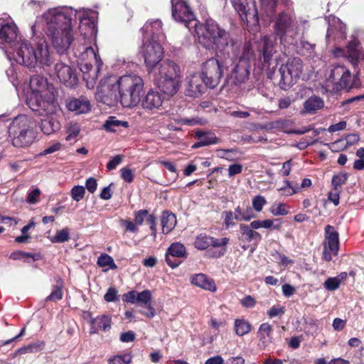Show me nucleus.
Instances as JSON below:
<instances>
[{"label":"nucleus","instance_id":"nucleus-56","mask_svg":"<svg viewBox=\"0 0 364 364\" xmlns=\"http://www.w3.org/2000/svg\"><path fill=\"white\" fill-rule=\"evenodd\" d=\"M121 178L127 183H131L133 182L134 178V173L132 169L129 168H122L120 170Z\"/></svg>","mask_w":364,"mask_h":364},{"label":"nucleus","instance_id":"nucleus-36","mask_svg":"<svg viewBox=\"0 0 364 364\" xmlns=\"http://www.w3.org/2000/svg\"><path fill=\"white\" fill-rule=\"evenodd\" d=\"M176 217L169 211H164L161 216L162 231L164 234L170 232L176 226Z\"/></svg>","mask_w":364,"mask_h":364},{"label":"nucleus","instance_id":"nucleus-57","mask_svg":"<svg viewBox=\"0 0 364 364\" xmlns=\"http://www.w3.org/2000/svg\"><path fill=\"white\" fill-rule=\"evenodd\" d=\"M267 203V200L264 197L262 196H257L252 199V206L253 208L257 212L262 211L263 206Z\"/></svg>","mask_w":364,"mask_h":364},{"label":"nucleus","instance_id":"nucleus-13","mask_svg":"<svg viewBox=\"0 0 364 364\" xmlns=\"http://www.w3.org/2000/svg\"><path fill=\"white\" fill-rule=\"evenodd\" d=\"M330 81L333 84V89L336 91L355 87V80H353L351 73L343 65H335L331 71Z\"/></svg>","mask_w":364,"mask_h":364},{"label":"nucleus","instance_id":"nucleus-41","mask_svg":"<svg viewBox=\"0 0 364 364\" xmlns=\"http://www.w3.org/2000/svg\"><path fill=\"white\" fill-rule=\"evenodd\" d=\"M193 244L197 250H207L210 247V244H211L210 236L207 235L205 233H200L196 237Z\"/></svg>","mask_w":364,"mask_h":364},{"label":"nucleus","instance_id":"nucleus-15","mask_svg":"<svg viewBox=\"0 0 364 364\" xmlns=\"http://www.w3.org/2000/svg\"><path fill=\"white\" fill-rule=\"evenodd\" d=\"M171 15L174 21L180 23H200L189 4L184 0H171Z\"/></svg>","mask_w":364,"mask_h":364},{"label":"nucleus","instance_id":"nucleus-12","mask_svg":"<svg viewBox=\"0 0 364 364\" xmlns=\"http://www.w3.org/2000/svg\"><path fill=\"white\" fill-rule=\"evenodd\" d=\"M152 296L149 290L145 289L141 292L134 290L128 291L122 295V301L130 304H138L146 310L139 312L148 318H153L156 315V310L151 304Z\"/></svg>","mask_w":364,"mask_h":364},{"label":"nucleus","instance_id":"nucleus-4","mask_svg":"<svg viewBox=\"0 0 364 364\" xmlns=\"http://www.w3.org/2000/svg\"><path fill=\"white\" fill-rule=\"evenodd\" d=\"M98 12L90 9H73L70 6H57L49 9L43 14L41 18L43 23H97Z\"/></svg>","mask_w":364,"mask_h":364},{"label":"nucleus","instance_id":"nucleus-30","mask_svg":"<svg viewBox=\"0 0 364 364\" xmlns=\"http://www.w3.org/2000/svg\"><path fill=\"white\" fill-rule=\"evenodd\" d=\"M191 284L205 290L215 292L217 289L215 281L203 273L196 274L191 278Z\"/></svg>","mask_w":364,"mask_h":364},{"label":"nucleus","instance_id":"nucleus-60","mask_svg":"<svg viewBox=\"0 0 364 364\" xmlns=\"http://www.w3.org/2000/svg\"><path fill=\"white\" fill-rule=\"evenodd\" d=\"M271 213L274 215H286L288 214L289 211L287 209V205L284 203H279L277 207L272 206L271 210Z\"/></svg>","mask_w":364,"mask_h":364},{"label":"nucleus","instance_id":"nucleus-46","mask_svg":"<svg viewBox=\"0 0 364 364\" xmlns=\"http://www.w3.org/2000/svg\"><path fill=\"white\" fill-rule=\"evenodd\" d=\"M255 58L254 50L250 42H246L243 46V51L242 55L238 60H244L249 64H251V60Z\"/></svg>","mask_w":364,"mask_h":364},{"label":"nucleus","instance_id":"nucleus-7","mask_svg":"<svg viewBox=\"0 0 364 364\" xmlns=\"http://www.w3.org/2000/svg\"><path fill=\"white\" fill-rule=\"evenodd\" d=\"M116 82L123 107H134L139 102L140 95L144 87V81L141 77L136 75H123Z\"/></svg>","mask_w":364,"mask_h":364},{"label":"nucleus","instance_id":"nucleus-24","mask_svg":"<svg viewBox=\"0 0 364 364\" xmlns=\"http://www.w3.org/2000/svg\"><path fill=\"white\" fill-rule=\"evenodd\" d=\"M154 82L164 94L173 96L179 89L181 80L174 77L162 78L161 77H155Z\"/></svg>","mask_w":364,"mask_h":364},{"label":"nucleus","instance_id":"nucleus-26","mask_svg":"<svg viewBox=\"0 0 364 364\" xmlns=\"http://www.w3.org/2000/svg\"><path fill=\"white\" fill-rule=\"evenodd\" d=\"M194 137L198 141L192 146L193 149L216 144L220 141V139L213 132L201 129H196L195 131Z\"/></svg>","mask_w":364,"mask_h":364},{"label":"nucleus","instance_id":"nucleus-11","mask_svg":"<svg viewBox=\"0 0 364 364\" xmlns=\"http://www.w3.org/2000/svg\"><path fill=\"white\" fill-rule=\"evenodd\" d=\"M26 104L36 115L41 117L51 115L55 113L56 109L53 97L37 92L30 94L26 100Z\"/></svg>","mask_w":364,"mask_h":364},{"label":"nucleus","instance_id":"nucleus-45","mask_svg":"<svg viewBox=\"0 0 364 364\" xmlns=\"http://www.w3.org/2000/svg\"><path fill=\"white\" fill-rule=\"evenodd\" d=\"M348 178V173L345 172H340L338 174L333 175L331 180L332 188L334 190H341V186L346 183Z\"/></svg>","mask_w":364,"mask_h":364},{"label":"nucleus","instance_id":"nucleus-38","mask_svg":"<svg viewBox=\"0 0 364 364\" xmlns=\"http://www.w3.org/2000/svg\"><path fill=\"white\" fill-rule=\"evenodd\" d=\"M129 126L127 121L119 120L114 116L109 117L103 125L105 130L112 132H116L117 131V128L119 127L128 128Z\"/></svg>","mask_w":364,"mask_h":364},{"label":"nucleus","instance_id":"nucleus-34","mask_svg":"<svg viewBox=\"0 0 364 364\" xmlns=\"http://www.w3.org/2000/svg\"><path fill=\"white\" fill-rule=\"evenodd\" d=\"M324 106L323 100L318 96H311L304 103V112L309 114H314L317 110Z\"/></svg>","mask_w":364,"mask_h":364},{"label":"nucleus","instance_id":"nucleus-59","mask_svg":"<svg viewBox=\"0 0 364 364\" xmlns=\"http://www.w3.org/2000/svg\"><path fill=\"white\" fill-rule=\"evenodd\" d=\"M121 225L125 228V232H137L139 231L138 226L130 220H121Z\"/></svg>","mask_w":364,"mask_h":364},{"label":"nucleus","instance_id":"nucleus-22","mask_svg":"<svg viewBox=\"0 0 364 364\" xmlns=\"http://www.w3.org/2000/svg\"><path fill=\"white\" fill-rule=\"evenodd\" d=\"M164 101V96L154 89L149 90L141 100L142 107L149 111L160 109Z\"/></svg>","mask_w":364,"mask_h":364},{"label":"nucleus","instance_id":"nucleus-10","mask_svg":"<svg viewBox=\"0 0 364 364\" xmlns=\"http://www.w3.org/2000/svg\"><path fill=\"white\" fill-rule=\"evenodd\" d=\"M226 65L227 62L215 58H210L202 64L200 76L208 88L218 85L223 75V67Z\"/></svg>","mask_w":364,"mask_h":364},{"label":"nucleus","instance_id":"nucleus-31","mask_svg":"<svg viewBox=\"0 0 364 364\" xmlns=\"http://www.w3.org/2000/svg\"><path fill=\"white\" fill-rule=\"evenodd\" d=\"M230 239L228 237L215 238L210 236V247L214 248H220L219 250L213 251H208L210 256L214 258H220L225 255L227 252V245L229 243Z\"/></svg>","mask_w":364,"mask_h":364},{"label":"nucleus","instance_id":"nucleus-50","mask_svg":"<svg viewBox=\"0 0 364 364\" xmlns=\"http://www.w3.org/2000/svg\"><path fill=\"white\" fill-rule=\"evenodd\" d=\"M85 194V188L82 186H75L70 191L72 198L77 202L81 200Z\"/></svg>","mask_w":364,"mask_h":364},{"label":"nucleus","instance_id":"nucleus-5","mask_svg":"<svg viewBox=\"0 0 364 364\" xmlns=\"http://www.w3.org/2000/svg\"><path fill=\"white\" fill-rule=\"evenodd\" d=\"M36 127L34 120L26 114L14 117L8 130L12 144L18 148L31 146L36 138Z\"/></svg>","mask_w":364,"mask_h":364},{"label":"nucleus","instance_id":"nucleus-64","mask_svg":"<svg viewBox=\"0 0 364 364\" xmlns=\"http://www.w3.org/2000/svg\"><path fill=\"white\" fill-rule=\"evenodd\" d=\"M122 156L121 155H117L111 159L107 164V168L109 171L115 169L116 167L122 162Z\"/></svg>","mask_w":364,"mask_h":364},{"label":"nucleus","instance_id":"nucleus-39","mask_svg":"<svg viewBox=\"0 0 364 364\" xmlns=\"http://www.w3.org/2000/svg\"><path fill=\"white\" fill-rule=\"evenodd\" d=\"M78 28L81 33L84 32L85 40L90 43L96 40L97 32L96 24H79Z\"/></svg>","mask_w":364,"mask_h":364},{"label":"nucleus","instance_id":"nucleus-25","mask_svg":"<svg viewBox=\"0 0 364 364\" xmlns=\"http://www.w3.org/2000/svg\"><path fill=\"white\" fill-rule=\"evenodd\" d=\"M87 316L90 318V323L91 325L90 333H98L99 330L105 332L108 331L111 328L112 318L108 315L98 316L96 318L92 317V313L87 312Z\"/></svg>","mask_w":364,"mask_h":364},{"label":"nucleus","instance_id":"nucleus-63","mask_svg":"<svg viewBox=\"0 0 364 364\" xmlns=\"http://www.w3.org/2000/svg\"><path fill=\"white\" fill-rule=\"evenodd\" d=\"M41 195V191L39 188H36L28 193L27 196V202L29 203L33 204L38 201L39 196Z\"/></svg>","mask_w":364,"mask_h":364},{"label":"nucleus","instance_id":"nucleus-18","mask_svg":"<svg viewBox=\"0 0 364 364\" xmlns=\"http://www.w3.org/2000/svg\"><path fill=\"white\" fill-rule=\"evenodd\" d=\"M187 257L186 247L180 242H173L166 252V262L167 264L174 269L181 264V258Z\"/></svg>","mask_w":364,"mask_h":364},{"label":"nucleus","instance_id":"nucleus-55","mask_svg":"<svg viewBox=\"0 0 364 364\" xmlns=\"http://www.w3.org/2000/svg\"><path fill=\"white\" fill-rule=\"evenodd\" d=\"M146 222L148 225H149L151 235L154 237H156L157 232V218L154 214H149L146 220Z\"/></svg>","mask_w":364,"mask_h":364},{"label":"nucleus","instance_id":"nucleus-52","mask_svg":"<svg viewBox=\"0 0 364 364\" xmlns=\"http://www.w3.org/2000/svg\"><path fill=\"white\" fill-rule=\"evenodd\" d=\"M323 287L328 291H335L340 287L338 279L336 277H328L323 284Z\"/></svg>","mask_w":364,"mask_h":364},{"label":"nucleus","instance_id":"nucleus-8","mask_svg":"<svg viewBox=\"0 0 364 364\" xmlns=\"http://www.w3.org/2000/svg\"><path fill=\"white\" fill-rule=\"evenodd\" d=\"M41 26V24H38ZM42 29L59 54H63L74 41L72 24H41Z\"/></svg>","mask_w":364,"mask_h":364},{"label":"nucleus","instance_id":"nucleus-14","mask_svg":"<svg viewBox=\"0 0 364 364\" xmlns=\"http://www.w3.org/2000/svg\"><path fill=\"white\" fill-rule=\"evenodd\" d=\"M232 3L243 23H259L255 0H232Z\"/></svg>","mask_w":364,"mask_h":364},{"label":"nucleus","instance_id":"nucleus-35","mask_svg":"<svg viewBox=\"0 0 364 364\" xmlns=\"http://www.w3.org/2000/svg\"><path fill=\"white\" fill-rule=\"evenodd\" d=\"M47 85V79L44 77L38 75L32 76L30 80L31 94H35L36 92L42 94L46 90Z\"/></svg>","mask_w":364,"mask_h":364},{"label":"nucleus","instance_id":"nucleus-48","mask_svg":"<svg viewBox=\"0 0 364 364\" xmlns=\"http://www.w3.org/2000/svg\"><path fill=\"white\" fill-rule=\"evenodd\" d=\"M63 286L55 285L53 287L52 291L49 296L46 298V301H58L63 299Z\"/></svg>","mask_w":364,"mask_h":364},{"label":"nucleus","instance_id":"nucleus-54","mask_svg":"<svg viewBox=\"0 0 364 364\" xmlns=\"http://www.w3.org/2000/svg\"><path fill=\"white\" fill-rule=\"evenodd\" d=\"M80 132V127L78 124H71L68 128V136L65 137L66 141H70L76 138Z\"/></svg>","mask_w":364,"mask_h":364},{"label":"nucleus","instance_id":"nucleus-49","mask_svg":"<svg viewBox=\"0 0 364 364\" xmlns=\"http://www.w3.org/2000/svg\"><path fill=\"white\" fill-rule=\"evenodd\" d=\"M253 230L248 225L241 223L240 225V231L242 239L247 242L252 241Z\"/></svg>","mask_w":364,"mask_h":364},{"label":"nucleus","instance_id":"nucleus-2","mask_svg":"<svg viewBox=\"0 0 364 364\" xmlns=\"http://www.w3.org/2000/svg\"><path fill=\"white\" fill-rule=\"evenodd\" d=\"M194 28L195 37L203 47L208 48L213 44L220 46L228 56L230 51L235 52L237 43L225 30L219 28L218 24H195Z\"/></svg>","mask_w":364,"mask_h":364},{"label":"nucleus","instance_id":"nucleus-37","mask_svg":"<svg viewBox=\"0 0 364 364\" xmlns=\"http://www.w3.org/2000/svg\"><path fill=\"white\" fill-rule=\"evenodd\" d=\"M97 65L95 66V69L92 70V71H90L88 73L85 74L84 76H82L83 80L86 82V85L87 88L92 89L95 87L96 82L98 79V73L100 71L101 65H102V63L101 60L99 62L97 60Z\"/></svg>","mask_w":364,"mask_h":364},{"label":"nucleus","instance_id":"nucleus-42","mask_svg":"<svg viewBox=\"0 0 364 364\" xmlns=\"http://www.w3.org/2000/svg\"><path fill=\"white\" fill-rule=\"evenodd\" d=\"M45 346V343L43 341H39L35 343L29 344L27 346H24L22 348H18L16 351V355L20 354H25L27 353H34L39 350H41Z\"/></svg>","mask_w":364,"mask_h":364},{"label":"nucleus","instance_id":"nucleus-16","mask_svg":"<svg viewBox=\"0 0 364 364\" xmlns=\"http://www.w3.org/2000/svg\"><path fill=\"white\" fill-rule=\"evenodd\" d=\"M251 64L244 60H238L227 77L228 83L239 86L245 83L250 77Z\"/></svg>","mask_w":364,"mask_h":364},{"label":"nucleus","instance_id":"nucleus-3","mask_svg":"<svg viewBox=\"0 0 364 364\" xmlns=\"http://www.w3.org/2000/svg\"><path fill=\"white\" fill-rule=\"evenodd\" d=\"M160 29V24H144L140 29L143 36L141 52L149 73L153 72L164 57V48L156 41L159 36L155 31H159Z\"/></svg>","mask_w":364,"mask_h":364},{"label":"nucleus","instance_id":"nucleus-20","mask_svg":"<svg viewBox=\"0 0 364 364\" xmlns=\"http://www.w3.org/2000/svg\"><path fill=\"white\" fill-rule=\"evenodd\" d=\"M153 72H154V77L181 79L179 66L171 60H166L161 63L159 67L155 68Z\"/></svg>","mask_w":364,"mask_h":364},{"label":"nucleus","instance_id":"nucleus-62","mask_svg":"<svg viewBox=\"0 0 364 364\" xmlns=\"http://www.w3.org/2000/svg\"><path fill=\"white\" fill-rule=\"evenodd\" d=\"M341 190H332L328 194V199L332 202L335 206H337L340 202V193Z\"/></svg>","mask_w":364,"mask_h":364},{"label":"nucleus","instance_id":"nucleus-17","mask_svg":"<svg viewBox=\"0 0 364 364\" xmlns=\"http://www.w3.org/2000/svg\"><path fill=\"white\" fill-rule=\"evenodd\" d=\"M55 73L60 82L67 87H73L78 82L76 70L63 62L57 63L55 65Z\"/></svg>","mask_w":364,"mask_h":364},{"label":"nucleus","instance_id":"nucleus-58","mask_svg":"<svg viewBox=\"0 0 364 364\" xmlns=\"http://www.w3.org/2000/svg\"><path fill=\"white\" fill-rule=\"evenodd\" d=\"M107 302H114L119 299L118 291L114 287H109L104 296Z\"/></svg>","mask_w":364,"mask_h":364},{"label":"nucleus","instance_id":"nucleus-43","mask_svg":"<svg viewBox=\"0 0 364 364\" xmlns=\"http://www.w3.org/2000/svg\"><path fill=\"white\" fill-rule=\"evenodd\" d=\"M70 229L68 228H65L62 230H58L55 235L50 238V240L52 243H63L70 240Z\"/></svg>","mask_w":364,"mask_h":364},{"label":"nucleus","instance_id":"nucleus-44","mask_svg":"<svg viewBox=\"0 0 364 364\" xmlns=\"http://www.w3.org/2000/svg\"><path fill=\"white\" fill-rule=\"evenodd\" d=\"M97 264L101 267H109L111 269H116L117 266L113 258L106 253H102L97 258Z\"/></svg>","mask_w":364,"mask_h":364},{"label":"nucleus","instance_id":"nucleus-19","mask_svg":"<svg viewBox=\"0 0 364 364\" xmlns=\"http://www.w3.org/2000/svg\"><path fill=\"white\" fill-rule=\"evenodd\" d=\"M97 97L104 104L111 105L117 102L121 101L119 90L117 87V82L112 84L102 85L97 88Z\"/></svg>","mask_w":364,"mask_h":364},{"label":"nucleus","instance_id":"nucleus-6","mask_svg":"<svg viewBox=\"0 0 364 364\" xmlns=\"http://www.w3.org/2000/svg\"><path fill=\"white\" fill-rule=\"evenodd\" d=\"M290 24H274V33L276 37L264 36L261 38L257 50L259 52L258 60L263 68H267L271 72L273 55L276 53V38L279 37L281 43L287 42V31ZM272 73H274V67H272Z\"/></svg>","mask_w":364,"mask_h":364},{"label":"nucleus","instance_id":"nucleus-9","mask_svg":"<svg viewBox=\"0 0 364 364\" xmlns=\"http://www.w3.org/2000/svg\"><path fill=\"white\" fill-rule=\"evenodd\" d=\"M304 65L303 61L299 58H289L285 64H282L279 73L280 80L279 85L281 89L287 90L294 85L300 78Z\"/></svg>","mask_w":364,"mask_h":364},{"label":"nucleus","instance_id":"nucleus-21","mask_svg":"<svg viewBox=\"0 0 364 364\" xmlns=\"http://www.w3.org/2000/svg\"><path fill=\"white\" fill-rule=\"evenodd\" d=\"M207 87L201 76L193 75L187 79L185 94L189 97H198L205 92Z\"/></svg>","mask_w":364,"mask_h":364},{"label":"nucleus","instance_id":"nucleus-51","mask_svg":"<svg viewBox=\"0 0 364 364\" xmlns=\"http://www.w3.org/2000/svg\"><path fill=\"white\" fill-rule=\"evenodd\" d=\"M149 212L146 209H141L134 213V222L136 225H141L144 220L146 221Z\"/></svg>","mask_w":364,"mask_h":364},{"label":"nucleus","instance_id":"nucleus-40","mask_svg":"<svg viewBox=\"0 0 364 364\" xmlns=\"http://www.w3.org/2000/svg\"><path fill=\"white\" fill-rule=\"evenodd\" d=\"M234 329L237 336H242L251 331L252 325L245 319L237 318L234 322Z\"/></svg>","mask_w":364,"mask_h":364},{"label":"nucleus","instance_id":"nucleus-32","mask_svg":"<svg viewBox=\"0 0 364 364\" xmlns=\"http://www.w3.org/2000/svg\"><path fill=\"white\" fill-rule=\"evenodd\" d=\"M261 4V18L264 21L272 23L276 13L278 0H259Z\"/></svg>","mask_w":364,"mask_h":364},{"label":"nucleus","instance_id":"nucleus-33","mask_svg":"<svg viewBox=\"0 0 364 364\" xmlns=\"http://www.w3.org/2000/svg\"><path fill=\"white\" fill-rule=\"evenodd\" d=\"M46 117V118L41 119L40 128L45 134L50 135L60 129V124L57 119L50 115Z\"/></svg>","mask_w":364,"mask_h":364},{"label":"nucleus","instance_id":"nucleus-29","mask_svg":"<svg viewBox=\"0 0 364 364\" xmlns=\"http://www.w3.org/2000/svg\"><path fill=\"white\" fill-rule=\"evenodd\" d=\"M325 237L327 242V247L336 256L339 250V234L335 228L331 225L325 227Z\"/></svg>","mask_w":364,"mask_h":364},{"label":"nucleus","instance_id":"nucleus-61","mask_svg":"<svg viewBox=\"0 0 364 364\" xmlns=\"http://www.w3.org/2000/svg\"><path fill=\"white\" fill-rule=\"evenodd\" d=\"M256 217L255 214L252 212V210L250 207H248L242 215V217H238L237 215H235V218L237 220H245L250 221L251 219L255 218Z\"/></svg>","mask_w":364,"mask_h":364},{"label":"nucleus","instance_id":"nucleus-28","mask_svg":"<svg viewBox=\"0 0 364 364\" xmlns=\"http://www.w3.org/2000/svg\"><path fill=\"white\" fill-rule=\"evenodd\" d=\"M18 28L16 24H1L0 44L14 45L18 42Z\"/></svg>","mask_w":364,"mask_h":364},{"label":"nucleus","instance_id":"nucleus-53","mask_svg":"<svg viewBox=\"0 0 364 364\" xmlns=\"http://www.w3.org/2000/svg\"><path fill=\"white\" fill-rule=\"evenodd\" d=\"M24 258H32L34 261L37 260L36 255L21 250L14 252L10 255V259L14 260H18Z\"/></svg>","mask_w":364,"mask_h":364},{"label":"nucleus","instance_id":"nucleus-1","mask_svg":"<svg viewBox=\"0 0 364 364\" xmlns=\"http://www.w3.org/2000/svg\"><path fill=\"white\" fill-rule=\"evenodd\" d=\"M14 51V58L20 65L35 68L37 64L41 67L50 66L53 56L45 38H42L33 46L28 41L17 42Z\"/></svg>","mask_w":364,"mask_h":364},{"label":"nucleus","instance_id":"nucleus-27","mask_svg":"<svg viewBox=\"0 0 364 364\" xmlns=\"http://www.w3.org/2000/svg\"><path fill=\"white\" fill-rule=\"evenodd\" d=\"M66 107L69 111L74 112L77 114L87 113L91 109L90 102L85 97L68 99Z\"/></svg>","mask_w":364,"mask_h":364},{"label":"nucleus","instance_id":"nucleus-23","mask_svg":"<svg viewBox=\"0 0 364 364\" xmlns=\"http://www.w3.org/2000/svg\"><path fill=\"white\" fill-rule=\"evenodd\" d=\"M273 326L269 323H262L257 331L258 346L259 348L265 349L271 343L274 342L273 337Z\"/></svg>","mask_w":364,"mask_h":364},{"label":"nucleus","instance_id":"nucleus-47","mask_svg":"<svg viewBox=\"0 0 364 364\" xmlns=\"http://www.w3.org/2000/svg\"><path fill=\"white\" fill-rule=\"evenodd\" d=\"M132 356L130 353L117 355L108 359V364H129Z\"/></svg>","mask_w":364,"mask_h":364}]
</instances>
